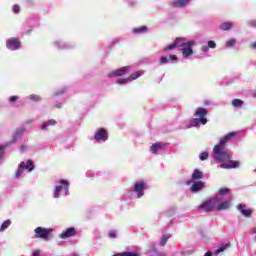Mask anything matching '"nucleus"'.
<instances>
[{
    "label": "nucleus",
    "mask_w": 256,
    "mask_h": 256,
    "mask_svg": "<svg viewBox=\"0 0 256 256\" xmlns=\"http://www.w3.org/2000/svg\"><path fill=\"white\" fill-rule=\"evenodd\" d=\"M207 109L205 108H197L196 112L194 113L195 117L200 118H193L190 120V124L188 125V129L191 127H200V125H207Z\"/></svg>",
    "instance_id": "1"
},
{
    "label": "nucleus",
    "mask_w": 256,
    "mask_h": 256,
    "mask_svg": "<svg viewBox=\"0 0 256 256\" xmlns=\"http://www.w3.org/2000/svg\"><path fill=\"white\" fill-rule=\"evenodd\" d=\"M34 239H44V241H49L51 239V233H53V228L37 227L34 230Z\"/></svg>",
    "instance_id": "2"
},
{
    "label": "nucleus",
    "mask_w": 256,
    "mask_h": 256,
    "mask_svg": "<svg viewBox=\"0 0 256 256\" xmlns=\"http://www.w3.org/2000/svg\"><path fill=\"white\" fill-rule=\"evenodd\" d=\"M223 149L225 148H221L219 146L214 147V159L220 163H226V161L229 163V161H231V154L223 151Z\"/></svg>",
    "instance_id": "3"
},
{
    "label": "nucleus",
    "mask_w": 256,
    "mask_h": 256,
    "mask_svg": "<svg viewBox=\"0 0 256 256\" xmlns=\"http://www.w3.org/2000/svg\"><path fill=\"white\" fill-rule=\"evenodd\" d=\"M198 209H202L206 213H211L217 209V206L212 199H207L200 206H198Z\"/></svg>",
    "instance_id": "4"
},
{
    "label": "nucleus",
    "mask_w": 256,
    "mask_h": 256,
    "mask_svg": "<svg viewBox=\"0 0 256 256\" xmlns=\"http://www.w3.org/2000/svg\"><path fill=\"white\" fill-rule=\"evenodd\" d=\"M193 45H195V41L191 40L186 42V44H182L183 47L182 48V55L183 57L187 58V57H191V55H193Z\"/></svg>",
    "instance_id": "5"
},
{
    "label": "nucleus",
    "mask_w": 256,
    "mask_h": 256,
    "mask_svg": "<svg viewBox=\"0 0 256 256\" xmlns=\"http://www.w3.org/2000/svg\"><path fill=\"white\" fill-rule=\"evenodd\" d=\"M6 47L10 49V51H17V49L21 47V41L19 40V38L13 37L7 40Z\"/></svg>",
    "instance_id": "6"
},
{
    "label": "nucleus",
    "mask_w": 256,
    "mask_h": 256,
    "mask_svg": "<svg viewBox=\"0 0 256 256\" xmlns=\"http://www.w3.org/2000/svg\"><path fill=\"white\" fill-rule=\"evenodd\" d=\"M107 139H109V135H107V130L105 128H99L94 135V140L99 143V141H107Z\"/></svg>",
    "instance_id": "7"
},
{
    "label": "nucleus",
    "mask_w": 256,
    "mask_h": 256,
    "mask_svg": "<svg viewBox=\"0 0 256 256\" xmlns=\"http://www.w3.org/2000/svg\"><path fill=\"white\" fill-rule=\"evenodd\" d=\"M134 191L135 193H137V198L141 199V197H143L145 195V182L140 181V182H136L134 185Z\"/></svg>",
    "instance_id": "8"
},
{
    "label": "nucleus",
    "mask_w": 256,
    "mask_h": 256,
    "mask_svg": "<svg viewBox=\"0 0 256 256\" xmlns=\"http://www.w3.org/2000/svg\"><path fill=\"white\" fill-rule=\"evenodd\" d=\"M129 73V66H124L117 70H114L108 74V77H123V75H127Z\"/></svg>",
    "instance_id": "9"
},
{
    "label": "nucleus",
    "mask_w": 256,
    "mask_h": 256,
    "mask_svg": "<svg viewBox=\"0 0 256 256\" xmlns=\"http://www.w3.org/2000/svg\"><path fill=\"white\" fill-rule=\"evenodd\" d=\"M235 135H237L235 132L228 133L226 136L220 139L219 144H217L215 147H220L225 149V144L229 143V141H231L233 137H235Z\"/></svg>",
    "instance_id": "10"
},
{
    "label": "nucleus",
    "mask_w": 256,
    "mask_h": 256,
    "mask_svg": "<svg viewBox=\"0 0 256 256\" xmlns=\"http://www.w3.org/2000/svg\"><path fill=\"white\" fill-rule=\"evenodd\" d=\"M220 167L221 169H239V167H241V162L229 160L226 163H222Z\"/></svg>",
    "instance_id": "11"
},
{
    "label": "nucleus",
    "mask_w": 256,
    "mask_h": 256,
    "mask_svg": "<svg viewBox=\"0 0 256 256\" xmlns=\"http://www.w3.org/2000/svg\"><path fill=\"white\" fill-rule=\"evenodd\" d=\"M75 235H77V230H75V228L70 227L67 228L65 231H63L59 237L60 239H69V237H75Z\"/></svg>",
    "instance_id": "12"
},
{
    "label": "nucleus",
    "mask_w": 256,
    "mask_h": 256,
    "mask_svg": "<svg viewBox=\"0 0 256 256\" xmlns=\"http://www.w3.org/2000/svg\"><path fill=\"white\" fill-rule=\"evenodd\" d=\"M247 206L245 204H238L237 205V209L238 211H240V213L244 216V217H250L251 215H253V210L251 209H246Z\"/></svg>",
    "instance_id": "13"
},
{
    "label": "nucleus",
    "mask_w": 256,
    "mask_h": 256,
    "mask_svg": "<svg viewBox=\"0 0 256 256\" xmlns=\"http://www.w3.org/2000/svg\"><path fill=\"white\" fill-rule=\"evenodd\" d=\"M203 189H205V183L198 181V182H195L194 184H192L190 191H191V193H197L198 191H201Z\"/></svg>",
    "instance_id": "14"
},
{
    "label": "nucleus",
    "mask_w": 256,
    "mask_h": 256,
    "mask_svg": "<svg viewBox=\"0 0 256 256\" xmlns=\"http://www.w3.org/2000/svg\"><path fill=\"white\" fill-rule=\"evenodd\" d=\"M232 201H233V198H230L227 201L221 202L218 206H216L217 211H227V209L231 207Z\"/></svg>",
    "instance_id": "15"
},
{
    "label": "nucleus",
    "mask_w": 256,
    "mask_h": 256,
    "mask_svg": "<svg viewBox=\"0 0 256 256\" xmlns=\"http://www.w3.org/2000/svg\"><path fill=\"white\" fill-rule=\"evenodd\" d=\"M162 149H165V144L157 142L150 147V153L155 154L157 151H162Z\"/></svg>",
    "instance_id": "16"
},
{
    "label": "nucleus",
    "mask_w": 256,
    "mask_h": 256,
    "mask_svg": "<svg viewBox=\"0 0 256 256\" xmlns=\"http://www.w3.org/2000/svg\"><path fill=\"white\" fill-rule=\"evenodd\" d=\"M190 2H191V0H175L174 2H172L170 4V6H172V7H186L187 5H189Z\"/></svg>",
    "instance_id": "17"
},
{
    "label": "nucleus",
    "mask_w": 256,
    "mask_h": 256,
    "mask_svg": "<svg viewBox=\"0 0 256 256\" xmlns=\"http://www.w3.org/2000/svg\"><path fill=\"white\" fill-rule=\"evenodd\" d=\"M199 179H203V173L199 169H195L192 173V180L199 181Z\"/></svg>",
    "instance_id": "18"
},
{
    "label": "nucleus",
    "mask_w": 256,
    "mask_h": 256,
    "mask_svg": "<svg viewBox=\"0 0 256 256\" xmlns=\"http://www.w3.org/2000/svg\"><path fill=\"white\" fill-rule=\"evenodd\" d=\"M233 28V22H224L220 25L222 31H229Z\"/></svg>",
    "instance_id": "19"
},
{
    "label": "nucleus",
    "mask_w": 256,
    "mask_h": 256,
    "mask_svg": "<svg viewBox=\"0 0 256 256\" xmlns=\"http://www.w3.org/2000/svg\"><path fill=\"white\" fill-rule=\"evenodd\" d=\"M141 75H143L142 71H136L128 77V81H135V79H139V77H141Z\"/></svg>",
    "instance_id": "20"
},
{
    "label": "nucleus",
    "mask_w": 256,
    "mask_h": 256,
    "mask_svg": "<svg viewBox=\"0 0 256 256\" xmlns=\"http://www.w3.org/2000/svg\"><path fill=\"white\" fill-rule=\"evenodd\" d=\"M24 169H27V171L31 172L33 169H35V164H33L32 160H27V162H24Z\"/></svg>",
    "instance_id": "21"
},
{
    "label": "nucleus",
    "mask_w": 256,
    "mask_h": 256,
    "mask_svg": "<svg viewBox=\"0 0 256 256\" xmlns=\"http://www.w3.org/2000/svg\"><path fill=\"white\" fill-rule=\"evenodd\" d=\"M183 44H178L177 42H173L171 45L164 48V51H173V49H177V47H182Z\"/></svg>",
    "instance_id": "22"
},
{
    "label": "nucleus",
    "mask_w": 256,
    "mask_h": 256,
    "mask_svg": "<svg viewBox=\"0 0 256 256\" xmlns=\"http://www.w3.org/2000/svg\"><path fill=\"white\" fill-rule=\"evenodd\" d=\"M23 171H25V162H21L19 165L18 170L16 171V177L19 178L20 175L23 174Z\"/></svg>",
    "instance_id": "23"
},
{
    "label": "nucleus",
    "mask_w": 256,
    "mask_h": 256,
    "mask_svg": "<svg viewBox=\"0 0 256 256\" xmlns=\"http://www.w3.org/2000/svg\"><path fill=\"white\" fill-rule=\"evenodd\" d=\"M169 239H171V235H164L162 236L161 240H160V245L162 247H165V245H167V241H169Z\"/></svg>",
    "instance_id": "24"
},
{
    "label": "nucleus",
    "mask_w": 256,
    "mask_h": 256,
    "mask_svg": "<svg viewBox=\"0 0 256 256\" xmlns=\"http://www.w3.org/2000/svg\"><path fill=\"white\" fill-rule=\"evenodd\" d=\"M63 189V186H56L54 189V199H59V195Z\"/></svg>",
    "instance_id": "25"
},
{
    "label": "nucleus",
    "mask_w": 256,
    "mask_h": 256,
    "mask_svg": "<svg viewBox=\"0 0 256 256\" xmlns=\"http://www.w3.org/2000/svg\"><path fill=\"white\" fill-rule=\"evenodd\" d=\"M229 247V244H222L216 251L215 255H219V253H223L227 248Z\"/></svg>",
    "instance_id": "26"
},
{
    "label": "nucleus",
    "mask_w": 256,
    "mask_h": 256,
    "mask_svg": "<svg viewBox=\"0 0 256 256\" xmlns=\"http://www.w3.org/2000/svg\"><path fill=\"white\" fill-rule=\"evenodd\" d=\"M233 107H243V100L241 99H234L232 101Z\"/></svg>",
    "instance_id": "27"
},
{
    "label": "nucleus",
    "mask_w": 256,
    "mask_h": 256,
    "mask_svg": "<svg viewBox=\"0 0 256 256\" xmlns=\"http://www.w3.org/2000/svg\"><path fill=\"white\" fill-rule=\"evenodd\" d=\"M9 225H11V220L4 221L0 227V231H5V229H7Z\"/></svg>",
    "instance_id": "28"
},
{
    "label": "nucleus",
    "mask_w": 256,
    "mask_h": 256,
    "mask_svg": "<svg viewBox=\"0 0 256 256\" xmlns=\"http://www.w3.org/2000/svg\"><path fill=\"white\" fill-rule=\"evenodd\" d=\"M199 158H200L201 161H207V159H209V152L200 153Z\"/></svg>",
    "instance_id": "29"
},
{
    "label": "nucleus",
    "mask_w": 256,
    "mask_h": 256,
    "mask_svg": "<svg viewBox=\"0 0 256 256\" xmlns=\"http://www.w3.org/2000/svg\"><path fill=\"white\" fill-rule=\"evenodd\" d=\"M60 185H64L66 193H69V182L67 180H60Z\"/></svg>",
    "instance_id": "30"
},
{
    "label": "nucleus",
    "mask_w": 256,
    "mask_h": 256,
    "mask_svg": "<svg viewBox=\"0 0 256 256\" xmlns=\"http://www.w3.org/2000/svg\"><path fill=\"white\" fill-rule=\"evenodd\" d=\"M219 194L220 195H230L231 194V190H229V188H221L219 190Z\"/></svg>",
    "instance_id": "31"
},
{
    "label": "nucleus",
    "mask_w": 256,
    "mask_h": 256,
    "mask_svg": "<svg viewBox=\"0 0 256 256\" xmlns=\"http://www.w3.org/2000/svg\"><path fill=\"white\" fill-rule=\"evenodd\" d=\"M120 256H139V253L126 251V252L120 253Z\"/></svg>",
    "instance_id": "32"
},
{
    "label": "nucleus",
    "mask_w": 256,
    "mask_h": 256,
    "mask_svg": "<svg viewBox=\"0 0 256 256\" xmlns=\"http://www.w3.org/2000/svg\"><path fill=\"white\" fill-rule=\"evenodd\" d=\"M143 31H147V26H141L139 28L133 29V33H143Z\"/></svg>",
    "instance_id": "33"
},
{
    "label": "nucleus",
    "mask_w": 256,
    "mask_h": 256,
    "mask_svg": "<svg viewBox=\"0 0 256 256\" xmlns=\"http://www.w3.org/2000/svg\"><path fill=\"white\" fill-rule=\"evenodd\" d=\"M169 63V58L167 56L160 57V65H167Z\"/></svg>",
    "instance_id": "34"
},
{
    "label": "nucleus",
    "mask_w": 256,
    "mask_h": 256,
    "mask_svg": "<svg viewBox=\"0 0 256 256\" xmlns=\"http://www.w3.org/2000/svg\"><path fill=\"white\" fill-rule=\"evenodd\" d=\"M174 43H178V45L187 44V42H185V38H179V37L174 40Z\"/></svg>",
    "instance_id": "35"
},
{
    "label": "nucleus",
    "mask_w": 256,
    "mask_h": 256,
    "mask_svg": "<svg viewBox=\"0 0 256 256\" xmlns=\"http://www.w3.org/2000/svg\"><path fill=\"white\" fill-rule=\"evenodd\" d=\"M127 82H129V78H119L117 80L118 85H125Z\"/></svg>",
    "instance_id": "36"
},
{
    "label": "nucleus",
    "mask_w": 256,
    "mask_h": 256,
    "mask_svg": "<svg viewBox=\"0 0 256 256\" xmlns=\"http://www.w3.org/2000/svg\"><path fill=\"white\" fill-rule=\"evenodd\" d=\"M31 101H41V97L39 95L32 94L30 95Z\"/></svg>",
    "instance_id": "37"
},
{
    "label": "nucleus",
    "mask_w": 256,
    "mask_h": 256,
    "mask_svg": "<svg viewBox=\"0 0 256 256\" xmlns=\"http://www.w3.org/2000/svg\"><path fill=\"white\" fill-rule=\"evenodd\" d=\"M208 47L210 49H215V47H217V44L215 43V41L210 40V41H208Z\"/></svg>",
    "instance_id": "38"
},
{
    "label": "nucleus",
    "mask_w": 256,
    "mask_h": 256,
    "mask_svg": "<svg viewBox=\"0 0 256 256\" xmlns=\"http://www.w3.org/2000/svg\"><path fill=\"white\" fill-rule=\"evenodd\" d=\"M108 237H110V239H117V233H115V231H110Z\"/></svg>",
    "instance_id": "39"
},
{
    "label": "nucleus",
    "mask_w": 256,
    "mask_h": 256,
    "mask_svg": "<svg viewBox=\"0 0 256 256\" xmlns=\"http://www.w3.org/2000/svg\"><path fill=\"white\" fill-rule=\"evenodd\" d=\"M21 11V7L17 4L13 6V13H19Z\"/></svg>",
    "instance_id": "40"
},
{
    "label": "nucleus",
    "mask_w": 256,
    "mask_h": 256,
    "mask_svg": "<svg viewBox=\"0 0 256 256\" xmlns=\"http://www.w3.org/2000/svg\"><path fill=\"white\" fill-rule=\"evenodd\" d=\"M235 43H236L235 39H231V40H229V41L226 43V46H228V47H233V46H235Z\"/></svg>",
    "instance_id": "41"
},
{
    "label": "nucleus",
    "mask_w": 256,
    "mask_h": 256,
    "mask_svg": "<svg viewBox=\"0 0 256 256\" xmlns=\"http://www.w3.org/2000/svg\"><path fill=\"white\" fill-rule=\"evenodd\" d=\"M17 99H19V96H10L9 97L10 103H15V101H17Z\"/></svg>",
    "instance_id": "42"
},
{
    "label": "nucleus",
    "mask_w": 256,
    "mask_h": 256,
    "mask_svg": "<svg viewBox=\"0 0 256 256\" xmlns=\"http://www.w3.org/2000/svg\"><path fill=\"white\" fill-rule=\"evenodd\" d=\"M250 27H253L254 29H256V20H252L249 22Z\"/></svg>",
    "instance_id": "43"
},
{
    "label": "nucleus",
    "mask_w": 256,
    "mask_h": 256,
    "mask_svg": "<svg viewBox=\"0 0 256 256\" xmlns=\"http://www.w3.org/2000/svg\"><path fill=\"white\" fill-rule=\"evenodd\" d=\"M32 256H42L40 250H34Z\"/></svg>",
    "instance_id": "44"
},
{
    "label": "nucleus",
    "mask_w": 256,
    "mask_h": 256,
    "mask_svg": "<svg viewBox=\"0 0 256 256\" xmlns=\"http://www.w3.org/2000/svg\"><path fill=\"white\" fill-rule=\"evenodd\" d=\"M202 51L203 53H207V51H209V46L207 45L202 46Z\"/></svg>",
    "instance_id": "45"
},
{
    "label": "nucleus",
    "mask_w": 256,
    "mask_h": 256,
    "mask_svg": "<svg viewBox=\"0 0 256 256\" xmlns=\"http://www.w3.org/2000/svg\"><path fill=\"white\" fill-rule=\"evenodd\" d=\"M169 59L171 61H177V55L173 54V55H170Z\"/></svg>",
    "instance_id": "46"
},
{
    "label": "nucleus",
    "mask_w": 256,
    "mask_h": 256,
    "mask_svg": "<svg viewBox=\"0 0 256 256\" xmlns=\"http://www.w3.org/2000/svg\"><path fill=\"white\" fill-rule=\"evenodd\" d=\"M47 125H57V121L50 120V121L47 122Z\"/></svg>",
    "instance_id": "47"
},
{
    "label": "nucleus",
    "mask_w": 256,
    "mask_h": 256,
    "mask_svg": "<svg viewBox=\"0 0 256 256\" xmlns=\"http://www.w3.org/2000/svg\"><path fill=\"white\" fill-rule=\"evenodd\" d=\"M49 125L47 123H45L43 126H42V131H45L47 129Z\"/></svg>",
    "instance_id": "48"
},
{
    "label": "nucleus",
    "mask_w": 256,
    "mask_h": 256,
    "mask_svg": "<svg viewBox=\"0 0 256 256\" xmlns=\"http://www.w3.org/2000/svg\"><path fill=\"white\" fill-rule=\"evenodd\" d=\"M251 49H256V41L250 45Z\"/></svg>",
    "instance_id": "49"
},
{
    "label": "nucleus",
    "mask_w": 256,
    "mask_h": 256,
    "mask_svg": "<svg viewBox=\"0 0 256 256\" xmlns=\"http://www.w3.org/2000/svg\"><path fill=\"white\" fill-rule=\"evenodd\" d=\"M212 255H213V253L211 251H208V252L205 253L204 256H212Z\"/></svg>",
    "instance_id": "50"
},
{
    "label": "nucleus",
    "mask_w": 256,
    "mask_h": 256,
    "mask_svg": "<svg viewBox=\"0 0 256 256\" xmlns=\"http://www.w3.org/2000/svg\"><path fill=\"white\" fill-rule=\"evenodd\" d=\"M58 109H61L62 107H63V104H58L57 106H56Z\"/></svg>",
    "instance_id": "51"
},
{
    "label": "nucleus",
    "mask_w": 256,
    "mask_h": 256,
    "mask_svg": "<svg viewBox=\"0 0 256 256\" xmlns=\"http://www.w3.org/2000/svg\"><path fill=\"white\" fill-rule=\"evenodd\" d=\"M0 151H5V146L0 145Z\"/></svg>",
    "instance_id": "52"
},
{
    "label": "nucleus",
    "mask_w": 256,
    "mask_h": 256,
    "mask_svg": "<svg viewBox=\"0 0 256 256\" xmlns=\"http://www.w3.org/2000/svg\"><path fill=\"white\" fill-rule=\"evenodd\" d=\"M150 247H151L152 249H155V244H150Z\"/></svg>",
    "instance_id": "53"
},
{
    "label": "nucleus",
    "mask_w": 256,
    "mask_h": 256,
    "mask_svg": "<svg viewBox=\"0 0 256 256\" xmlns=\"http://www.w3.org/2000/svg\"><path fill=\"white\" fill-rule=\"evenodd\" d=\"M21 150H22V151L25 150V146H21Z\"/></svg>",
    "instance_id": "54"
},
{
    "label": "nucleus",
    "mask_w": 256,
    "mask_h": 256,
    "mask_svg": "<svg viewBox=\"0 0 256 256\" xmlns=\"http://www.w3.org/2000/svg\"><path fill=\"white\" fill-rule=\"evenodd\" d=\"M1 157H3V153H0V159H1Z\"/></svg>",
    "instance_id": "55"
},
{
    "label": "nucleus",
    "mask_w": 256,
    "mask_h": 256,
    "mask_svg": "<svg viewBox=\"0 0 256 256\" xmlns=\"http://www.w3.org/2000/svg\"><path fill=\"white\" fill-rule=\"evenodd\" d=\"M215 202H216V203L219 202V198H216V201H215Z\"/></svg>",
    "instance_id": "56"
},
{
    "label": "nucleus",
    "mask_w": 256,
    "mask_h": 256,
    "mask_svg": "<svg viewBox=\"0 0 256 256\" xmlns=\"http://www.w3.org/2000/svg\"><path fill=\"white\" fill-rule=\"evenodd\" d=\"M158 256H165V254H158Z\"/></svg>",
    "instance_id": "57"
},
{
    "label": "nucleus",
    "mask_w": 256,
    "mask_h": 256,
    "mask_svg": "<svg viewBox=\"0 0 256 256\" xmlns=\"http://www.w3.org/2000/svg\"><path fill=\"white\" fill-rule=\"evenodd\" d=\"M187 184H188V185H191V182H188Z\"/></svg>",
    "instance_id": "58"
},
{
    "label": "nucleus",
    "mask_w": 256,
    "mask_h": 256,
    "mask_svg": "<svg viewBox=\"0 0 256 256\" xmlns=\"http://www.w3.org/2000/svg\"><path fill=\"white\" fill-rule=\"evenodd\" d=\"M254 97L256 98V94H254Z\"/></svg>",
    "instance_id": "59"
}]
</instances>
